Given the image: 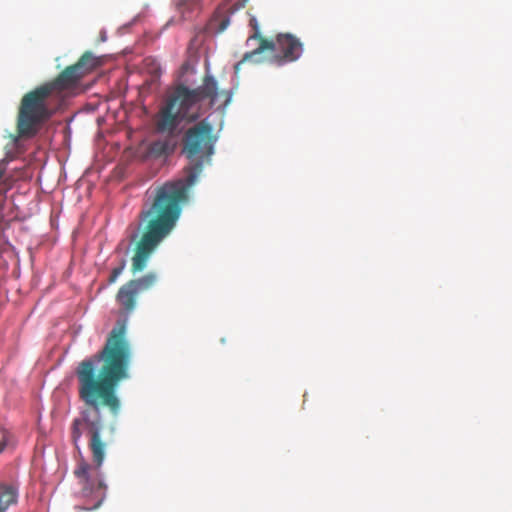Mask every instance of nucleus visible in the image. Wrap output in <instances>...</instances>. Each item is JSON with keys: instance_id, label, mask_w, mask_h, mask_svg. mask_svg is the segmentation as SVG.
Masks as SVG:
<instances>
[{"instance_id": "4", "label": "nucleus", "mask_w": 512, "mask_h": 512, "mask_svg": "<svg viewBox=\"0 0 512 512\" xmlns=\"http://www.w3.org/2000/svg\"><path fill=\"white\" fill-rule=\"evenodd\" d=\"M254 33L247 39V45L251 46L253 42L257 46L251 51L246 52L242 59L234 65L235 73H239L241 66L247 62H260L257 57L264 51H277L280 54L275 56L278 65L288 62H294L300 58L303 52V45L298 38L292 34H278L275 41L264 38L259 31V27L255 19L252 20Z\"/></svg>"}, {"instance_id": "8", "label": "nucleus", "mask_w": 512, "mask_h": 512, "mask_svg": "<svg viewBox=\"0 0 512 512\" xmlns=\"http://www.w3.org/2000/svg\"><path fill=\"white\" fill-rule=\"evenodd\" d=\"M17 133V137H14L15 142L18 138L32 134V91L27 92L22 98L18 113Z\"/></svg>"}, {"instance_id": "13", "label": "nucleus", "mask_w": 512, "mask_h": 512, "mask_svg": "<svg viewBox=\"0 0 512 512\" xmlns=\"http://www.w3.org/2000/svg\"><path fill=\"white\" fill-rule=\"evenodd\" d=\"M229 23H230L229 17H223L220 20L219 26L217 27V32L218 33L223 32L228 27Z\"/></svg>"}, {"instance_id": "12", "label": "nucleus", "mask_w": 512, "mask_h": 512, "mask_svg": "<svg viewBox=\"0 0 512 512\" xmlns=\"http://www.w3.org/2000/svg\"><path fill=\"white\" fill-rule=\"evenodd\" d=\"M125 265H126L125 260H122L121 264L112 270V272L109 276V279H108V282L110 284L114 283L117 280V278L122 274V272L125 268Z\"/></svg>"}, {"instance_id": "3", "label": "nucleus", "mask_w": 512, "mask_h": 512, "mask_svg": "<svg viewBox=\"0 0 512 512\" xmlns=\"http://www.w3.org/2000/svg\"><path fill=\"white\" fill-rule=\"evenodd\" d=\"M220 95L225 96V103L230 100L225 91L219 92L218 83L210 74H206L202 85L195 89L178 85L159 109L155 122L157 131L173 136L182 121L193 122L202 115L203 100L208 99L212 107Z\"/></svg>"}, {"instance_id": "14", "label": "nucleus", "mask_w": 512, "mask_h": 512, "mask_svg": "<svg viewBox=\"0 0 512 512\" xmlns=\"http://www.w3.org/2000/svg\"><path fill=\"white\" fill-rule=\"evenodd\" d=\"M6 447V442H0V453L3 452V450L5 449Z\"/></svg>"}, {"instance_id": "6", "label": "nucleus", "mask_w": 512, "mask_h": 512, "mask_svg": "<svg viewBox=\"0 0 512 512\" xmlns=\"http://www.w3.org/2000/svg\"><path fill=\"white\" fill-rule=\"evenodd\" d=\"M156 283V275L148 273L141 278L128 281L119 289L116 300L125 313L132 312L136 307V300L140 293L149 290Z\"/></svg>"}, {"instance_id": "15", "label": "nucleus", "mask_w": 512, "mask_h": 512, "mask_svg": "<svg viewBox=\"0 0 512 512\" xmlns=\"http://www.w3.org/2000/svg\"><path fill=\"white\" fill-rule=\"evenodd\" d=\"M2 175H3V169H2V167L0 166V178L2 177Z\"/></svg>"}, {"instance_id": "10", "label": "nucleus", "mask_w": 512, "mask_h": 512, "mask_svg": "<svg viewBox=\"0 0 512 512\" xmlns=\"http://www.w3.org/2000/svg\"><path fill=\"white\" fill-rule=\"evenodd\" d=\"M17 492L12 486L0 484V512H5L10 505L16 503Z\"/></svg>"}, {"instance_id": "7", "label": "nucleus", "mask_w": 512, "mask_h": 512, "mask_svg": "<svg viewBox=\"0 0 512 512\" xmlns=\"http://www.w3.org/2000/svg\"><path fill=\"white\" fill-rule=\"evenodd\" d=\"M83 72L78 70L74 65L67 66L55 79L45 83L51 90L62 95L72 94L79 86L83 78Z\"/></svg>"}, {"instance_id": "1", "label": "nucleus", "mask_w": 512, "mask_h": 512, "mask_svg": "<svg viewBox=\"0 0 512 512\" xmlns=\"http://www.w3.org/2000/svg\"><path fill=\"white\" fill-rule=\"evenodd\" d=\"M132 350L126 336L125 321H118L109 333L103 348L91 357L81 361L76 368L78 396L83 403L80 417L71 425V439L79 450L83 428L89 434L88 447L94 466L84 460L74 471L81 493L94 502L89 509H97L106 497V485L100 477L99 469L103 464L106 443L101 439L103 428L101 409L108 408L117 415L121 402L117 396L119 383L129 378Z\"/></svg>"}, {"instance_id": "9", "label": "nucleus", "mask_w": 512, "mask_h": 512, "mask_svg": "<svg viewBox=\"0 0 512 512\" xmlns=\"http://www.w3.org/2000/svg\"><path fill=\"white\" fill-rule=\"evenodd\" d=\"M78 70L83 72V76L102 65L100 57L94 55L91 51L84 52L79 60L73 64Z\"/></svg>"}, {"instance_id": "16", "label": "nucleus", "mask_w": 512, "mask_h": 512, "mask_svg": "<svg viewBox=\"0 0 512 512\" xmlns=\"http://www.w3.org/2000/svg\"><path fill=\"white\" fill-rule=\"evenodd\" d=\"M216 22V19H213L211 22V26H214V23Z\"/></svg>"}, {"instance_id": "2", "label": "nucleus", "mask_w": 512, "mask_h": 512, "mask_svg": "<svg viewBox=\"0 0 512 512\" xmlns=\"http://www.w3.org/2000/svg\"><path fill=\"white\" fill-rule=\"evenodd\" d=\"M217 137L212 125L202 120L190 127L182 139V153L190 165L185 168V177L168 181L157 187L151 203L139 213L141 237L132 258V272L142 271L159 244L172 232L181 215L182 206L188 201V193L209 164L214 153Z\"/></svg>"}, {"instance_id": "11", "label": "nucleus", "mask_w": 512, "mask_h": 512, "mask_svg": "<svg viewBox=\"0 0 512 512\" xmlns=\"http://www.w3.org/2000/svg\"><path fill=\"white\" fill-rule=\"evenodd\" d=\"M151 152L157 156L168 155L173 152L174 145L169 139L156 140L151 144Z\"/></svg>"}, {"instance_id": "5", "label": "nucleus", "mask_w": 512, "mask_h": 512, "mask_svg": "<svg viewBox=\"0 0 512 512\" xmlns=\"http://www.w3.org/2000/svg\"><path fill=\"white\" fill-rule=\"evenodd\" d=\"M63 101L62 95L51 91L45 84L34 88V135L38 127L60 109Z\"/></svg>"}]
</instances>
